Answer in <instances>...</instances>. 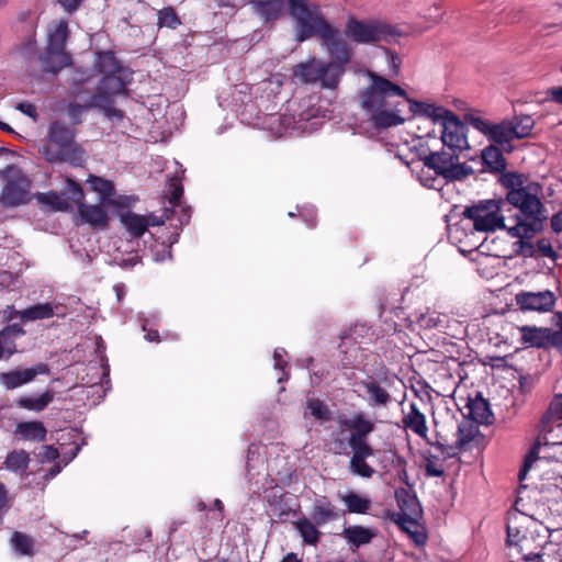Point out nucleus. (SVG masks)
Here are the masks:
<instances>
[{
  "label": "nucleus",
  "mask_w": 562,
  "mask_h": 562,
  "mask_svg": "<svg viewBox=\"0 0 562 562\" xmlns=\"http://www.w3.org/2000/svg\"><path fill=\"white\" fill-rule=\"evenodd\" d=\"M182 195L183 187L181 182L176 178L171 179L169 182V203L172 206H179Z\"/></svg>",
  "instance_id": "6e6d98bb"
},
{
  "label": "nucleus",
  "mask_w": 562,
  "mask_h": 562,
  "mask_svg": "<svg viewBox=\"0 0 562 562\" xmlns=\"http://www.w3.org/2000/svg\"><path fill=\"white\" fill-rule=\"evenodd\" d=\"M453 114L451 110L434 104V111H430L428 119H431L434 122H441L443 125Z\"/></svg>",
  "instance_id": "13d9d810"
},
{
  "label": "nucleus",
  "mask_w": 562,
  "mask_h": 562,
  "mask_svg": "<svg viewBox=\"0 0 562 562\" xmlns=\"http://www.w3.org/2000/svg\"><path fill=\"white\" fill-rule=\"evenodd\" d=\"M467 132V125L454 113L451 115L448 122L443 124L441 132V140L443 146L454 149L459 153L469 148Z\"/></svg>",
  "instance_id": "4468645a"
},
{
  "label": "nucleus",
  "mask_w": 562,
  "mask_h": 562,
  "mask_svg": "<svg viewBox=\"0 0 562 562\" xmlns=\"http://www.w3.org/2000/svg\"><path fill=\"white\" fill-rule=\"evenodd\" d=\"M54 391L48 390L41 394L38 397L21 396L16 404L21 408L29 411L41 412L45 409L50 402L54 400Z\"/></svg>",
  "instance_id": "e433bc0d"
},
{
  "label": "nucleus",
  "mask_w": 562,
  "mask_h": 562,
  "mask_svg": "<svg viewBox=\"0 0 562 562\" xmlns=\"http://www.w3.org/2000/svg\"><path fill=\"white\" fill-rule=\"evenodd\" d=\"M371 85L361 92V105L367 112H375L386 106V99L393 95H398L405 101H411L407 92L398 85L390 81L374 72L369 74Z\"/></svg>",
  "instance_id": "0eeeda50"
},
{
  "label": "nucleus",
  "mask_w": 562,
  "mask_h": 562,
  "mask_svg": "<svg viewBox=\"0 0 562 562\" xmlns=\"http://www.w3.org/2000/svg\"><path fill=\"white\" fill-rule=\"evenodd\" d=\"M344 538L347 542L356 548L368 544L376 536V531L372 528H367L360 525L346 527L342 531Z\"/></svg>",
  "instance_id": "bb28decb"
},
{
  "label": "nucleus",
  "mask_w": 562,
  "mask_h": 562,
  "mask_svg": "<svg viewBox=\"0 0 562 562\" xmlns=\"http://www.w3.org/2000/svg\"><path fill=\"white\" fill-rule=\"evenodd\" d=\"M90 104H91V98L85 104L70 102L67 105L66 112L74 125H78L82 122V119H81L82 114L87 110L98 108V105H90Z\"/></svg>",
  "instance_id": "3c124183"
},
{
  "label": "nucleus",
  "mask_w": 562,
  "mask_h": 562,
  "mask_svg": "<svg viewBox=\"0 0 562 562\" xmlns=\"http://www.w3.org/2000/svg\"><path fill=\"white\" fill-rule=\"evenodd\" d=\"M370 121L378 130H381L401 125L405 120L398 114V112L387 111L383 108L373 112Z\"/></svg>",
  "instance_id": "c9c22d12"
},
{
  "label": "nucleus",
  "mask_w": 562,
  "mask_h": 562,
  "mask_svg": "<svg viewBox=\"0 0 562 562\" xmlns=\"http://www.w3.org/2000/svg\"><path fill=\"white\" fill-rule=\"evenodd\" d=\"M29 463L30 456L23 449L9 452L4 461V465L8 470L21 474L26 471Z\"/></svg>",
  "instance_id": "37998d69"
},
{
  "label": "nucleus",
  "mask_w": 562,
  "mask_h": 562,
  "mask_svg": "<svg viewBox=\"0 0 562 562\" xmlns=\"http://www.w3.org/2000/svg\"><path fill=\"white\" fill-rule=\"evenodd\" d=\"M465 123L473 126L480 133L487 137L488 140L497 144L505 145L509 144L515 139L513 134V127L509 120H504L499 123H491L481 116H476L472 113L464 114Z\"/></svg>",
  "instance_id": "9b49d317"
},
{
  "label": "nucleus",
  "mask_w": 562,
  "mask_h": 562,
  "mask_svg": "<svg viewBox=\"0 0 562 562\" xmlns=\"http://www.w3.org/2000/svg\"><path fill=\"white\" fill-rule=\"evenodd\" d=\"M537 248L543 257L551 258L553 260L558 258V254L553 250L550 240L546 238H541L537 241Z\"/></svg>",
  "instance_id": "052dcab7"
},
{
  "label": "nucleus",
  "mask_w": 562,
  "mask_h": 562,
  "mask_svg": "<svg viewBox=\"0 0 562 562\" xmlns=\"http://www.w3.org/2000/svg\"><path fill=\"white\" fill-rule=\"evenodd\" d=\"M78 213L82 223L90 224L94 228L103 229L109 224V216L101 205H88L80 203Z\"/></svg>",
  "instance_id": "5701e85b"
},
{
  "label": "nucleus",
  "mask_w": 562,
  "mask_h": 562,
  "mask_svg": "<svg viewBox=\"0 0 562 562\" xmlns=\"http://www.w3.org/2000/svg\"><path fill=\"white\" fill-rule=\"evenodd\" d=\"M307 408L311 415L319 422H327L330 419L331 413L328 406L319 398H310L307 401Z\"/></svg>",
  "instance_id": "8fccbe9b"
},
{
  "label": "nucleus",
  "mask_w": 562,
  "mask_h": 562,
  "mask_svg": "<svg viewBox=\"0 0 562 562\" xmlns=\"http://www.w3.org/2000/svg\"><path fill=\"white\" fill-rule=\"evenodd\" d=\"M562 422V394H558L551 401L548 411L543 414L540 420V428L542 432L548 431V425Z\"/></svg>",
  "instance_id": "a19ab883"
},
{
  "label": "nucleus",
  "mask_w": 562,
  "mask_h": 562,
  "mask_svg": "<svg viewBox=\"0 0 562 562\" xmlns=\"http://www.w3.org/2000/svg\"><path fill=\"white\" fill-rule=\"evenodd\" d=\"M506 202L502 200H484L476 204L467 206L463 216L473 222V227L477 232H495L496 229H506L513 225L505 223L506 217L502 214Z\"/></svg>",
  "instance_id": "7ed1b4c3"
},
{
  "label": "nucleus",
  "mask_w": 562,
  "mask_h": 562,
  "mask_svg": "<svg viewBox=\"0 0 562 562\" xmlns=\"http://www.w3.org/2000/svg\"><path fill=\"white\" fill-rule=\"evenodd\" d=\"M8 505V491L5 485L0 482V524L2 522L3 516L7 513Z\"/></svg>",
  "instance_id": "69168bd1"
},
{
  "label": "nucleus",
  "mask_w": 562,
  "mask_h": 562,
  "mask_svg": "<svg viewBox=\"0 0 562 562\" xmlns=\"http://www.w3.org/2000/svg\"><path fill=\"white\" fill-rule=\"evenodd\" d=\"M311 517L315 525L321 527L329 521L337 520L339 513L337 507L330 502H321L313 506Z\"/></svg>",
  "instance_id": "72a5a7b5"
},
{
  "label": "nucleus",
  "mask_w": 562,
  "mask_h": 562,
  "mask_svg": "<svg viewBox=\"0 0 562 562\" xmlns=\"http://www.w3.org/2000/svg\"><path fill=\"white\" fill-rule=\"evenodd\" d=\"M2 330H4L9 336L13 337L14 339L25 334L23 327L16 323L7 325Z\"/></svg>",
  "instance_id": "774afa93"
},
{
  "label": "nucleus",
  "mask_w": 562,
  "mask_h": 562,
  "mask_svg": "<svg viewBox=\"0 0 562 562\" xmlns=\"http://www.w3.org/2000/svg\"><path fill=\"white\" fill-rule=\"evenodd\" d=\"M157 24L159 27L175 30L181 24V21L172 7H166L158 11Z\"/></svg>",
  "instance_id": "09e8293b"
},
{
  "label": "nucleus",
  "mask_w": 562,
  "mask_h": 562,
  "mask_svg": "<svg viewBox=\"0 0 562 562\" xmlns=\"http://www.w3.org/2000/svg\"><path fill=\"white\" fill-rule=\"evenodd\" d=\"M345 34L357 44H374L381 41L390 42L400 35L396 26L376 19L358 20L348 18Z\"/></svg>",
  "instance_id": "f03ea898"
},
{
  "label": "nucleus",
  "mask_w": 562,
  "mask_h": 562,
  "mask_svg": "<svg viewBox=\"0 0 562 562\" xmlns=\"http://www.w3.org/2000/svg\"><path fill=\"white\" fill-rule=\"evenodd\" d=\"M402 422L405 428L426 438L428 431L426 416L419 411L416 403H411L409 413L403 417Z\"/></svg>",
  "instance_id": "c756f323"
},
{
  "label": "nucleus",
  "mask_w": 562,
  "mask_h": 562,
  "mask_svg": "<svg viewBox=\"0 0 562 562\" xmlns=\"http://www.w3.org/2000/svg\"><path fill=\"white\" fill-rule=\"evenodd\" d=\"M474 438V429L469 424H460L457 431V440L459 447L465 448Z\"/></svg>",
  "instance_id": "4d7b16f0"
},
{
  "label": "nucleus",
  "mask_w": 562,
  "mask_h": 562,
  "mask_svg": "<svg viewBox=\"0 0 562 562\" xmlns=\"http://www.w3.org/2000/svg\"><path fill=\"white\" fill-rule=\"evenodd\" d=\"M408 102L411 103V110L415 114H419L425 117H428L430 111H434V104H431V103H427V102H423V101H415L412 99Z\"/></svg>",
  "instance_id": "bf43d9fd"
},
{
  "label": "nucleus",
  "mask_w": 562,
  "mask_h": 562,
  "mask_svg": "<svg viewBox=\"0 0 562 562\" xmlns=\"http://www.w3.org/2000/svg\"><path fill=\"white\" fill-rule=\"evenodd\" d=\"M48 373V366L40 362L32 368L2 372L0 374V382L5 386V389L13 390L33 381L37 374Z\"/></svg>",
  "instance_id": "6ab92c4d"
},
{
  "label": "nucleus",
  "mask_w": 562,
  "mask_h": 562,
  "mask_svg": "<svg viewBox=\"0 0 562 562\" xmlns=\"http://www.w3.org/2000/svg\"><path fill=\"white\" fill-rule=\"evenodd\" d=\"M64 196L71 203H76L78 206L83 203L85 193L81 186L71 178H66V186L63 192Z\"/></svg>",
  "instance_id": "de8ad7c7"
},
{
  "label": "nucleus",
  "mask_w": 562,
  "mask_h": 562,
  "mask_svg": "<svg viewBox=\"0 0 562 562\" xmlns=\"http://www.w3.org/2000/svg\"><path fill=\"white\" fill-rule=\"evenodd\" d=\"M345 71V66L336 64V63H323V71L321 77L322 86L329 89H335L339 81L340 77Z\"/></svg>",
  "instance_id": "ea45409f"
},
{
  "label": "nucleus",
  "mask_w": 562,
  "mask_h": 562,
  "mask_svg": "<svg viewBox=\"0 0 562 562\" xmlns=\"http://www.w3.org/2000/svg\"><path fill=\"white\" fill-rule=\"evenodd\" d=\"M14 434L24 440L42 442L46 440L47 430L42 422L32 420L19 423Z\"/></svg>",
  "instance_id": "c85d7f7f"
},
{
  "label": "nucleus",
  "mask_w": 562,
  "mask_h": 562,
  "mask_svg": "<svg viewBox=\"0 0 562 562\" xmlns=\"http://www.w3.org/2000/svg\"><path fill=\"white\" fill-rule=\"evenodd\" d=\"M548 445H550V439L547 436V432H542L540 430V434H539L537 440L533 442L529 452L525 457L524 464L518 474V477L520 481H522L525 479L527 472L530 470V468L532 467L535 461L539 459V453H540L541 447L548 446Z\"/></svg>",
  "instance_id": "f704fd0d"
},
{
  "label": "nucleus",
  "mask_w": 562,
  "mask_h": 562,
  "mask_svg": "<svg viewBox=\"0 0 562 562\" xmlns=\"http://www.w3.org/2000/svg\"><path fill=\"white\" fill-rule=\"evenodd\" d=\"M518 514L509 517L507 522V539L506 544L508 548V557L514 559L516 555L527 557L532 552H525V546L532 543V538L528 537L527 529H522L517 525Z\"/></svg>",
  "instance_id": "f3484780"
},
{
  "label": "nucleus",
  "mask_w": 562,
  "mask_h": 562,
  "mask_svg": "<svg viewBox=\"0 0 562 562\" xmlns=\"http://www.w3.org/2000/svg\"><path fill=\"white\" fill-rule=\"evenodd\" d=\"M525 177L516 172L502 176V183L508 189L506 205L517 209L513 216L514 224L508 228L510 237L532 238L543 229L547 220L542 202L537 193L531 192L530 186H525Z\"/></svg>",
  "instance_id": "f257e3e1"
},
{
  "label": "nucleus",
  "mask_w": 562,
  "mask_h": 562,
  "mask_svg": "<svg viewBox=\"0 0 562 562\" xmlns=\"http://www.w3.org/2000/svg\"><path fill=\"white\" fill-rule=\"evenodd\" d=\"M352 456L349 460V471L362 479H371L375 470L367 462V459L374 454V449L367 441L348 445Z\"/></svg>",
  "instance_id": "2eb2a0df"
},
{
  "label": "nucleus",
  "mask_w": 562,
  "mask_h": 562,
  "mask_svg": "<svg viewBox=\"0 0 562 562\" xmlns=\"http://www.w3.org/2000/svg\"><path fill=\"white\" fill-rule=\"evenodd\" d=\"M552 435V439L550 440V445L553 446H562V422L557 423L555 425H548L547 436Z\"/></svg>",
  "instance_id": "680f3d73"
},
{
  "label": "nucleus",
  "mask_w": 562,
  "mask_h": 562,
  "mask_svg": "<svg viewBox=\"0 0 562 562\" xmlns=\"http://www.w3.org/2000/svg\"><path fill=\"white\" fill-rule=\"evenodd\" d=\"M289 13L297 26L299 41H305L312 36L321 37L329 32L331 26L323 16L319 7L314 2H288Z\"/></svg>",
  "instance_id": "39448f33"
},
{
  "label": "nucleus",
  "mask_w": 562,
  "mask_h": 562,
  "mask_svg": "<svg viewBox=\"0 0 562 562\" xmlns=\"http://www.w3.org/2000/svg\"><path fill=\"white\" fill-rule=\"evenodd\" d=\"M519 331L521 334V342L524 345L543 349L555 348L562 351V333H553V329L548 327H536L529 325L521 326Z\"/></svg>",
  "instance_id": "f8f14e48"
},
{
  "label": "nucleus",
  "mask_w": 562,
  "mask_h": 562,
  "mask_svg": "<svg viewBox=\"0 0 562 562\" xmlns=\"http://www.w3.org/2000/svg\"><path fill=\"white\" fill-rule=\"evenodd\" d=\"M519 241L517 243L520 246V255L525 257H535V246L526 240L527 238L518 237Z\"/></svg>",
  "instance_id": "338daca9"
},
{
  "label": "nucleus",
  "mask_w": 562,
  "mask_h": 562,
  "mask_svg": "<svg viewBox=\"0 0 562 562\" xmlns=\"http://www.w3.org/2000/svg\"><path fill=\"white\" fill-rule=\"evenodd\" d=\"M88 182L90 183L91 190L100 194L101 202L115 206L126 205V196H120L117 200H111V198L116 193L114 183L111 180L90 175Z\"/></svg>",
  "instance_id": "4be33fe9"
},
{
  "label": "nucleus",
  "mask_w": 562,
  "mask_h": 562,
  "mask_svg": "<svg viewBox=\"0 0 562 562\" xmlns=\"http://www.w3.org/2000/svg\"><path fill=\"white\" fill-rule=\"evenodd\" d=\"M481 158L484 167L491 172L503 173L506 169V158L496 145L486 146L482 150Z\"/></svg>",
  "instance_id": "393cba45"
},
{
  "label": "nucleus",
  "mask_w": 562,
  "mask_h": 562,
  "mask_svg": "<svg viewBox=\"0 0 562 562\" xmlns=\"http://www.w3.org/2000/svg\"><path fill=\"white\" fill-rule=\"evenodd\" d=\"M459 151L442 148L439 151H430L428 155L420 157L425 167L434 170L437 176L442 177L447 182L460 181L471 176L473 169L459 161Z\"/></svg>",
  "instance_id": "20e7f679"
},
{
  "label": "nucleus",
  "mask_w": 562,
  "mask_h": 562,
  "mask_svg": "<svg viewBox=\"0 0 562 562\" xmlns=\"http://www.w3.org/2000/svg\"><path fill=\"white\" fill-rule=\"evenodd\" d=\"M341 425L351 429L348 445L367 441L368 436L374 430V423L364 413H356L350 419H344Z\"/></svg>",
  "instance_id": "412c9836"
},
{
  "label": "nucleus",
  "mask_w": 562,
  "mask_h": 562,
  "mask_svg": "<svg viewBox=\"0 0 562 562\" xmlns=\"http://www.w3.org/2000/svg\"><path fill=\"white\" fill-rule=\"evenodd\" d=\"M515 303L522 312L548 313L553 311L557 296L550 290L539 292L521 291L515 295Z\"/></svg>",
  "instance_id": "ddd939ff"
},
{
  "label": "nucleus",
  "mask_w": 562,
  "mask_h": 562,
  "mask_svg": "<svg viewBox=\"0 0 562 562\" xmlns=\"http://www.w3.org/2000/svg\"><path fill=\"white\" fill-rule=\"evenodd\" d=\"M392 382L393 379L387 376L383 378L382 381L373 378L362 381L361 385L368 395L369 405L386 408L392 403V396L387 390Z\"/></svg>",
  "instance_id": "a211bd4d"
},
{
  "label": "nucleus",
  "mask_w": 562,
  "mask_h": 562,
  "mask_svg": "<svg viewBox=\"0 0 562 562\" xmlns=\"http://www.w3.org/2000/svg\"><path fill=\"white\" fill-rule=\"evenodd\" d=\"M40 457L43 462H53L59 457V451L54 446L46 445L43 446Z\"/></svg>",
  "instance_id": "e2e57ef3"
},
{
  "label": "nucleus",
  "mask_w": 562,
  "mask_h": 562,
  "mask_svg": "<svg viewBox=\"0 0 562 562\" xmlns=\"http://www.w3.org/2000/svg\"><path fill=\"white\" fill-rule=\"evenodd\" d=\"M255 14L263 22H272L279 18L284 2H251Z\"/></svg>",
  "instance_id": "58836bf2"
},
{
  "label": "nucleus",
  "mask_w": 562,
  "mask_h": 562,
  "mask_svg": "<svg viewBox=\"0 0 562 562\" xmlns=\"http://www.w3.org/2000/svg\"><path fill=\"white\" fill-rule=\"evenodd\" d=\"M431 446L436 447L441 454H443L445 459H451L458 456V452L460 450H463V447H459L458 440L454 445H447L439 439H437L435 442H429Z\"/></svg>",
  "instance_id": "5fc2aeb1"
},
{
  "label": "nucleus",
  "mask_w": 562,
  "mask_h": 562,
  "mask_svg": "<svg viewBox=\"0 0 562 562\" xmlns=\"http://www.w3.org/2000/svg\"><path fill=\"white\" fill-rule=\"evenodd\" d=\"M16 352L15 339L0 330V359H9Z\"/></svg>",
  "instance_id": "603ef678"
},
{
  "label": "nucleus",
  "mask_w": 562,
  "mask_h": 562,
  "mask_svg": "<svg viewBox=\"0 0 562 562\" xmlns=\"http://www.w3.org/2000/svg\"><path fill=\"white\" fill-rule=\"evenodd\" d=\"M9 308H11L23 322L47 319L55 315L54 306L49 302L38 303L22 311H14L13 306H9Z\"/></svg>",
  "instance_id": "a878e982"
},
{
  "label": "nucleus",
  "mask_w": 562,
  "mask_h": 562,
  "mask_svg": "<svg viewBox=\"0 0 562 562\" xmlns=\"http://www.w3.org/2000/svg\"><path fill=\"white\" fill-rule=\"evenodd\" d=\"M120 220L133 238L142 237L150 225L147 216L131 211L122 213Z\"/></svg>",
  "instance_id": "cd10ccee"
},
{
  "label": "nucleus",
  "mask_w": 562,
  "mask_h": 562,
  "mask_svg": "<svg viewBox=\"0 0 562 562\" xmlns=\"http://www.w3.org/2000/svg\"><path fill=\"white\" fill-rule=\"evenodd\" d=\"M321 40L326 45L330 57L333 58L331 63H336L339 65H347L350 61L351 53L349 45L338 35L337 31L330 26L329 32H325Z\"/></svg>",
  "instance_id": "aec40b11"
},
{
  "label": "nucleus",
  "mask_w": 562,
  "mask_h": 562,
  "mask_svg": "<svg viewBox=\"0 0 562 562\" xmlns=\"http://www.w3.org/2000/svg\"><path fill=\"white\" fill-rule=\"evenodd\" d=\"M317 527L313 520L307 518H301L295 521V528L303 538V541L311 546H316L319 541L321 532Z\"/></svg>",
  "instance_id": "c03bdc74"
},
{
  "label": "nucleus",
  "mask_w": 562,
  "mask_h": 562,
  "mask_svg": "<svg viewBox=\"0 0 562 562\" xmlns=\"http://www.w3.org/2000/svg\"><path fill=\"white\" fill-rule=\"evenodd\" d=\"M395 498L400 512L389 515L391 521L395 522L403 531L411 533L417 543H424L425 536H417L411 531V527L417 525L416 518L422 513L417 496L408 490L400 487L395 490Z\"/></svg>",
  "instance_id": "6e6552de"
},
{
  "label": "nucleus",
  "mask_w": 562,
  "mask_h": 562,
  "mask_svg": "<svg viewBox=\"0 0 562 562\" xmlns=\"http://www.w3.org/2000/svg\"><path fill=\"white\" fill-rule=\"evenodd\" d=\"M128 83L127 72L103 76L91 95V104L98 105V109L103 111V114L109 117H123V111L114 106V99L116 95L126 92Z\"/></svg>",
  "instance_id": "423d86ee"
},
{
  "label": "nucleus",
  "mask_w": 562,
  "mask_h": 562,
  "mask_svg": "<svg viewBox=\"0 0 562 562\" xmlns=\"http://www.w3.org/2000/svg\"><path fill=\"white\" fill-rule=\"evenodd\" d=\"M347 510L351 514H367L371 507V501L358 493L349 492L342 497Z\"/></svg>",
  "instance_id": "a18cd8bd"
},
{
  "label": "nucleus",
  "mask_w": 562,
  "mask_h": 562,
  "mask_svg": "<svg viewBox=\"0 0 562 562\" xmlns=\"http://www.w3.org/2000/svg\"><path fill=\"white\" fill-rule=\"evenodd\" d=\"M15 108L21 113L27 115L29 117H31L33 120L37 119V115H38L37 110L33 103H31L29 101H23V102H19Z\"/></svg>",
  "instance_id": "0e129e2a"
},
{
  "label": "nucleus",
  "mask_w": 562,
  "mask_h": 562,
  "mask_svg": "<svg viewBox=\"0 0 562 562\" xmlns=\"http://www.w3.org/2000/svg\"><path fill=\"white\" fill-rule=\"evenodd\" d=\"M36 200L41 204L50 206L54 211L65 212L72 209L71 203L64 196V194L56 191L37 193Z\"/></svg>",
  "instance_id": "4c0bfd02"
},
{
  "label": "nucleus",
  "mask_w": 562,
  "mask_h": 562,
  "mask_svg": "<svg viewBox=\"0 0 562 562\" xmlns=\"http://www.w3.org/2000/svg\"><path fill=\"white\" fill-rule=\"evenodd\" d=\"M30 188L31 182L24 175L10 179L2 189L0 201L4 206L25 204L30 200Z\"/></svg>",
  "instance_id": "dca6fc26"
},
{
  "label": "nucleus",
  "mask_w": 562,
  "mask_h": 562,
  "mask_svg": "<svg viewBox=\"0 0 562 562\" xmlns=\"http://www.w3.org/2000/svg\"><path fill=\"white\" fill-rule=\"evenodd\" d=\"M68 23L67 21H59L55 29L48 34L47 41V55L55 56L57 58L56 65H45V70L57 74L64 67H67L71 63V57L66 53V42L68 38Z\"/></svg>",
  "instance_id": "9d476101"
},
{
  "label": "nucleus",
  "mask_w": 562,
  "mask_h": 562,
  "mask_svg": "<svg viewBox=\"0 0 562 562\" xmlns=\"http://www.w3.org/2000/svg\"><path fill=\"white\" fill-rule=\"evenodd\" d=\"M47 139L54 143H67L71 145H80L76 142V130L67 125L64 121H53L47 131Z\"/></svg>",
  "instance_id": "b1692460"
},
{
  "label": "nucleus",
  "mask_w": 562,
  "mask_h": 562,
  "mask_svg": "<svg viewBox=\"0 0 562 562\" xmlns=\"http://www.w3.org/2000/svg\"><path fill=\"white\" fill-rule=\"evenodd\" d=\"M323 63L313 59L308 63L299 64L294 69V76L304 83H314L321 80Z\"/></svg>",
  "instance_id": "473e14b6"
},
{
  "label": "nucleus",
  "mask_w": 562,
  "mask_h": 562,
  "mask_svg": "<svg viewBox=\"0 0 562 562\" xmlns=\"http://www.w3.org/2000/svg\"><path fill=\"white\" fill-rule=\"evenodd\" d=\"M40 153L49 164H69L72 167H81L87 160V153L81 145L67 143H54L46 139L40 148Z\"/></svg>",
  "instance_id": "1a4fd4ad"
},
{
  "label": "nucleus",
  "mask_w": 562,
  "mask_h": 562,
  "mask_svg": "<svg viewBox=\"0 0 562 562\" xmlns=\"http://www.w3.org/2000/svg\"><path fill=\"white\" fill-rule=\"evenodd\" d=\"M468 415L477 424H491L493 414L490 408L488 402L482 396H476L468 403Z\"/></svg>",
  "instance_id": "7c9ffc66"
},
{
  "label": "nucleus",
  "mask_w": 562,
  "mask_h": 562,
  "mask_svg": "<svg viewBox=\"0 0 562 562\" xmlns=\"http://www.w3.org/2000/svg\"><path fill=\"white\" fill-rule=\"evenodd\" d=\"M95 69L103 76L126 72L121 61L111 50L101 52L95 60Z\"/></svg>",
  "instance_id": "2f4dec72"
},
{
  "label": "nucleus",
  "mask_w": 562,
  "mask_h": 562,
  "mask_svg": "<svg viewBox=\"0 0 562 562\" xmlns=\"http://www.w3.org/2000/svg\"><path fill=\"white\" fill-rule=\"evenodd\" d=\"M11 546L21 555L32 557L34 554V539L21 531H14L11 536Z\"/></svg>",
  "instance_id": "49530a36"
},
{
  "label": "nucleus",
  "mask_w": 562,
  "mask_h": 562,
  "mask_svg": "<svg viewBox=\"0 0 562 562\" xmlns=\"http://www.w3.org/2000/svg\"><path fill=\"white\" fill-rule=\"evenodd\" d=\"M515 139L526 138L531 135L535 127V120L527 114L515 115L509 120Z\"/></svg>",
  "instance_id": "79ce46f5"
},
{
  "label": "nucleus",
  "mask_w": 562,
  "mask_h": 562,
  "mask_svg": "<svg viewBox=\"0 0 562 562\" xmlns=\"http://www.w3.org/2000/svg\"><path fill=\"white\" fill-rule=\"evenodd\" d=\"M439 458L432 453L425 456V473L430 477H441L445 474V469L437 464Z\"/></svg>",
  "instance_id": "864d4df0"
}]
</instances>
